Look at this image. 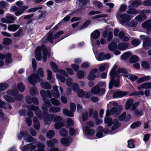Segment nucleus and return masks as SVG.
Returning <instances> with one entry per match:
<instances>
[{"label":"nucleus","instance_id":"obj_57","mask_svg":"<svg viewBox=\"0 0 151 151\" xmlns=\"http://www.w3.org/2000/svg\"><path fill=\"white\" fill-rule=\"evenodd\" d=\"M64 126V124L62 122L56 123L55 125V128L56 129H59Z\"/></svg>","mask_w":151,"mask_h":151},{"label":"nucleus","instance_id":"obj_9","mask_svg":"<svg viewBox=\"0 0 151 151\" xmlns=\"http://www.w3.org/2000/svg\"><path fill=\"white\" fill-rule=\"evenodd\" d=\"M133 103V100L132 99H130L127 100L125 105V109L126 110H128L131 107L132 110H133L136 109L137 107L139 105L138 102H136Z\"/></svg>","mask_w":151,"mask_h":151},{"label":"nucleus","instance_id":"obj_1","mask_svg":"<svg viewBox=\"0 0 151 151\" xmlns=\"http://www.w3.org/2000/svg\"><path fill=\"white\" fill-rule=\"evenodd\" d=\"M111 81L109 83V87L111 88L113 85L118 87L119 84L120 78L122 76L127 77L132 81H134L137 79L138 77L135 75L128 73L127 70L124 68H118L117 65H115L109 73Z\"/></svg>","mask_w":151,"mask_h":151},{"label":"nucleus","instance_id":"obj_40","mask_svg":"<svg viewBox=\"0 0 151 151\" xmlns=\"http://www.w3.org/2000/svg\"><path fill=\"white\" fill-rule=\"evenodd\" d=\"M63 114L70 117H73L74 116L73 113L70 111L66 109H64L63 111Z\"/></svg>","mask_w":151,"mask_h":151},{"label":"nucleus","instance_id":"obj_6","mask_svg":"<svg viewBox=\"0 0 151 151\" xmlns=\"http://www.w3.org/2000/svg\"><path fill=\"white\" fill-rule=\"evenodd\" d=\"M23 137H24V140L27 142H30L33 141L34 143L36 142V140L33 139L32 137L27 134L26 132H20L18 135V138L19 139H21Z\"/></svg>","mask_w":151,"mask_h":151},{"label":"nucleus","instance_id":"obj_15","mask_svg":"<svg viewBox=\"0 0 151 151\" xmlns=\"http://www.w3.org/2000/svg\"><path fill=\"white\" fill-rule=\"evenodd\" d=\"M6 18L7 19L4 18H2L1 19V22L5 23H11L13 22L15 20L13 16L10 14L7 15Z\"/></svg>","mask_w":151,"mask_h":151},{"label":"nucleus","instance_id":"obj_53","mask_svg":"<svg viewBox=\"0 0 151 151\" xmlns=\"http://www.w3.org/2000/svg\"><path fill=\"white\" fill-rule=\"evenodd\" d=\"M8 84L7 83H0V91L6 89L8 87Z\"/></svg>","mask_w":151,"mask_h":151},{"label":"nucleus","instance_id":"obj_2","mask_svg":"<svg viewBox=\"0 0 151 151\" xmlns=\"http://www.w3.org/2000/svg\"><path fill=\"white\" fill-rule=\"evenodd\" d=\"M58 88L60 92L62 93L63 91L62 88L60 87H58L57 86H54L53 87V90L51 91V92L48 90L47 91L46 93L43 90H41L40 94L43 97V100L45 103V104H43L42 106V108L44 111H47L48 107L51 105L49 100L46 97L47 96L50 98L52 97V95L56 98H58L60 97Z\"/></svg>","mask_w":151,"mask_h":151},{"label":"nucleus","instance_id":"obj_43","mask_svg":"<svg viewBox=\"0 0 151 151\" xmlns=\"http://www.w3.org/2000/svg\"><path fill=\"white\" fill-rule=\"evenodd\" d=\"M113 125L112 127V130H114L118 128L120 126V124L119 123V122L117 120L115 119L114 120L113 122Z\"/></svg>","mask_w":151,"mask_h":151},{"label":"nucleus","instance_id":"obj_63","mask_svg":"<svg viewBox=\"0 0 151 151\" xmlns=\"http://www.w3.org/2000/svg\"><path fill=\"white\" fill-rule=\"evenodd\" d=\"M12 42L11 40L8 38H6L4 39L3 44L5 45H9Z\"/></svg>","mask_w":151,"mask_h":151},{"label":"nucleus","instance_id":"obj_7","mask_svg":"<svg viewBox=\"0 0 151 151\" xmlns=\"http://www.w3.org/2000/svg\"><path fill=\"white\" fill-rule=\"evenodd\" d=\"M19 92L16 88H14L12 90L9 91H7L8 94L12 96L14 98V100L19 101L23 99V96L22 94L18 95Z\"/></svg>","mask_w":151,"mask_h":151},{"label":"nucleus","instance_id":"obj_4","mask_svg":"<svg viewBox=\"0 0 151 151\" xmlns=\"http://www.w3.org/2000/svg\"><path fill=\"white\" fill-rule=\"evenodd\" d=\"M43 52L42 60L44 62L46 61L47 56H49V54L48 53L47 50L45 47L43 46H38L35 50V56L36 59L39 61L41 60V52Z\"/></svg>","mask_w":151,"mask_h":151},{"label":"nucleus","instance_id":"obj_61","mask_svg":"<svg viewBox=\"0 0 151 151\" xmlns=\"http://www.w3.org/2000/svg\"><path fill=\"white\" fill-rule=\"evenodd\" d=\"M84 73L81 70L78 71L77 73V76L79 79L82 78L84 76Z\"/></svg>","mask_w":151,"mask_h":151},{"label":"nucleus","instance_id":"obj_41","mask_svg":"<svg viewBox=\"0 0 151 151\" xmlns=\"http://www.w3.org/2000/svg\"><path fill=\"white\" fill-rule=\"evenodd\" d=\"M8 95H6L4 96V99L8 102L9 103H12L14 102V98H12L10 96H12L11 95H9L8 94Z\"/></svg>","mask_w":151,"mask_h":151},{"label":"nucleus","instance_id":"obj_12","mask_svg":"<svg viewBox=\"0 0 151 151\" xmlns=\"http://www.w3.org/2000/svg\"><path fill=\"white\" fill-rule=\"evenodd\" d=\"M143 14L137 16L134 18L136 21H142L146 19L145 14H151V10H146L142 11Z\"/></svg>","mask_w":151,"mask_h":151},{"label":"nucleus","instance_id":"obj_33","mask_svg":"<svg viewBox=\"0 0 151 151\" xmlns=\"http://www.w3.org/2000/svg\"><path fill=\"white\" fill-rule=\"evenodd\" d=\"M19 27V25L17 24L10 25L8 27V29L9 31L14 32L17 30Z\"/></svg>","mask_w":151,"mask_h":151},{"label":"nucleus","instance_id":"obj_11","mask_svg":"<svg viewBox=\"0 0 151 151\" xmlns=\"http://www.w3.org/2000/svg\"><path fill=\"white\" fill-rule=\"evenodd\" d=\"M58 72L56 74L57 78L59 79L62 82H65V78L61 75H60V74L67 77L68 76V73L65 71L61 69L59 70Z\"/></svg>","mask_w":151,"mask_h":151},{"label":"nucleus","instance_id":"obj_22","mask_svg":"<svg viewBox=\"0 0 151 151\" xmlns=\"http://www.w3.org/2000/svg\"><path fill=\"white\" fill-rule=\"evenodd\" d=\"M129 5L128 7H137L139 5L141 4V2L139 0H133L132 1H130L129 2Z\"/></svg>","mask_w":151,"mask_h":151},{"label":"nucleus","instance_id":"obj_28","mask_svg":"<svg viewBox=\"0 0 151 151\" xmlns=\"http://www.w3.org/2000/svg\"><path fill=\"white\" fill-rule=\"evenodd\" d=\"M28 6H23L22 7L21 9H19L18 11L15 12L14 14L17 16H19L21 14H22L24 11L28 8Z\"/></svg>","mask_w":151,"mask_h":151},{"label":"nucleus","instance_id":"obj_3","mask_svg":"<svg viewBox=\"0 0 151 151\" xmlns=\"http://www.w3.org/2000/svg\"><path fill=\"white\" fill-rule=\"evenodd\" d=\"M27 108L29 111L28 112V116L30 117H32L33 116V113L32 111L33 110L35 111L36 115L40 119L42 118H43L46 124H50L52 120V117L50 118V115L47 112L43 113L42 116H41V112L39 110L38 106H34L32 105H29L27 106Z\"/></svg>","mask_w":151,"mask_h":151},{"label":"nucleus","instance_id":"obj_23","mask_svg":"<svg viewBox=\"0 0 151 151\" xmlns=\"http://www.w3.org/2000/svg\"><path fill=\"white\" fill-rule=\"evenodd\" d=\"M36 146L33 144L31 143L24 146L22 149V151H29L31 150H33L35 149Z\"/></svg>","mask_w":151,"mask_h":151},{"label":"nucleus","instance_id":"obj_10","mask_svg":"<svg viewBox=\"0 0 151 151\" xmlns=\"http://www.w3.org/2000/svg\"><path fill=\"white\" fill-rule=\"evenodd\" d=\"M72 80L70 78H68L66 81V85L70 87H72L73 89L75 92H77L79 87L78 84L76 83H73Z\"/></svg>","mask_w":151,"mask_h":151},{"label":"nucleus","instance_id":"obj_18","mask_svg":"<svg viewBox=\"0 0 151 151\" xmlns=\"http://www.w3.org/2000/svg\"><path fill=\"white\" fill-rule=\"evenodd\" d=\"M98 71L97 69L94 68L92 70L89 72L88 76V79L90 81L94 80L96 78V76L95 73Z\"/></svg>","mask_w":151,"mask_h":151},{"label":"nucleus","instance_id":"obj_36","mask_svg":"<svg viewBox=\"0 0 151 151\" xmlns=\"http://www.w3.org/2000/svg\"><path fill=\"white\" fill-rule=\"evenodd\" d=\"M61 109L59 107L51 106L49 110V112L56 113L60 111Z\"/></svg>","mask_w":151,"mask_h":151},{"label":"nucleus","instance_id":"obj_19","mask_svg":"<svg viewBox=\"0 0 151 151\" xmlns=\"http://www.w3.org/2000/svg\"><path fill=\"white\" fill-rule=\"evenodd\" d=\"M130 44L128 43H120L117 45L118 48L121 50H124L127 49L129 46Z\"/></svg>","mask_w":151,"mask_h":151},{"label":"nucleus","instance_id":"obj_48","mask_svg":"<svg viewBox=\"0 0 151 151\" xmlns=\"http://www.w3.org/2000/svg\"><path fill=\"white\" fill-rule=\"evenodd\" d=\"M135 20L136 21L132 20L130 22H128L127 23V24L129 27H135L137 25V24H138L137 22H139V21H136L135 19Z\"/></svg>","mask_w":151,"mask_h":151},{"label":"nucleus","instance_id":"obj_52","mask_svg":"<svg viewBox=\"0 0 151 151\" xmlns=\"http://www.w3.org/2000/svg\"><path fill=\"white\" fill-rule=\"evenodd\" d=\"M55 134V132L52 130H50L47 133L46 136L47 138H50L54 137Z\"/></svg>","mask_w":151,"mask_h":151},{"label":"nucleus","instance_id":"obj_21","mask_svg":"<svg viewBox=\"0 0 151 151\" xmlns=\"http://www.w3.org/2000/svg\"><path fill=\"white\" fill-rule=\"evenodd\" d=\"M72 142V139L69 138H62L60 140V142L63 145L65 146H69Z\"/></svg>","mask_w":151,"mask_h":151},{"label":"nucleus","instance_id":"obj_55","mask_svg":"<svg viewBox=\"0 0 151 151\" xmlns=\"http://www.w3.org/2000/svg\"><path fill=\"white\" fill-rule=\"evenodd\" d=\"M138 60V58L136 55L132 56L129 60V62L131 63L137 62Z\"/></svg>","mask_w":151,"mask_h":151},{"label":"nucleus","instance_id":"obj_31","mask_svg":"<svg viewBox=\"0 0 151 151\" xmlns=\"http://www.w3.org/2000/svg\"><path fill=\"white\" fill-rule=\"evenodd\" d=\"M99 70L101 71H103L109 67V65L107 63H102L98 65Z\"/></svg>","mask_w":151,"mask_h":151},{"label":"nucleus","instance_id":"obj_49","mask_svg":"<svg viewBox=\"0 0 151 151\" xmlns=\"http://www.w3.org/2000/svg\"><path fill=\"white\" fill-rule=\"evenodd\" d=\"M17 87L19 90L21 92L23 91L25 89L24 85L21 83L18 84Z\"/></svg>","mask_w":151,"mask_h":151},{"label":"nucleus","instance_id":"obj_30","mask_svg":"<svg viewBox=\"0 0 151 151\" xmlns=\"http://www.w3.org/2000/svg\"><path fill=\"white\" fill-rule=\"evenodd\" d=\"M117 47L116 43L114 42H111L108 45V49L111 51H114L116 49Z\"/></svg>","mask_w":151,"mask_h":151},{"label":"nucleus","instance_id":"obj_45","mask_svg":"<svg viewBox=\"0 0 151 151\" xmlns=\"http://www.w3.org/2000/svg\"><path fill=\"white\" fill-rule=\"evenodd\" d=\"M99 91L100 89L99 86H96L92 88L91 92L93 94H96L99 93Z\"/></svg>","mask_w":151,"mask_h":151},{"label":"nucleus","instance_id":"obj_58","mask_svg":"<svg viewBox=\"0 0 151 151\" xmlns=\"http://www.w3.org/2000/svg\"><path fill=\"white\" fill-rule=\"evenodd\" d=\"M30 94L32 95H34L38 93V91L35 87H34L30 89Z\"/></svg>","mask_w":151,"mask_h":151},{"label":"nucleus","instance_id":"obj_27","mask_svg":"<svg viewBox=\"0 0 151 151\" xmlns=\"http://www.w3.org/2000/svg\"><path fill=\"white\" fill-rule=\"evenodd\" d=\"M58 143V141L55 139H53L52 141L48 140L46 142V144L48 146L50 147H53L55 146V144H57Z\"/></svg>","mask_w":151,"mask_h":151},{"label":"nucleus","instance_id":"obj_5","mask_svg":"<svg viewBox=\"0 0 151 151\" xmlns=\"http://www.w3.org/2000/svg\"><path fill=\"white\" fill-rule=\"evenodd\" d=\"M38 74H32L29 76L28 78V81L32 85H34L37 82L40 81V78L38 76V74L41 77H43L44 73L42 68H39L38 70Z\"/></svg>","mask_w":151,"mask_h":151},{"label":"nucleus","instance_id":"obj_16","mask_svg":"<svg viewBox=\"0 0 151 151\" xmlns=\"http://www.w3.org/2000/svg\"><path fill=\"white\" fill-rule=\"evenodd\" d=\"M76 92L77 93L78 96L80 97H85L88 98L90 96V93L85 92L82 90L79 89V88Z\"/></svg>","mask_w":151,"mask_h":151},{"label":"nucleus","instance_id":"obj_24","mask_svg":"<svg viewBox=\"0 0 151 151\" xmlns=\"http://www.w3.org/2000/svg\"><path fill=\"white\" fill-rule=\"evenodd\" d=\"M103 36L104 38L107 37V41L109 42L112 38L113 33L111 32H109L108 34V32L107 31H105L103 33Z\"/></svg>","mask_w":151,"mask_h":151},{"label":"nucleus","instance_id":"obj_35","mask_svg":"<svg viewBox=\"0 0 151 151\" xmlns=\"http://www.w3.org/2000/svg\"><path fill=\"white\" fill-rule=\"evenodd\" d=\"M98 132L96 134V136L98 138H100L103 137V128L100 127L97 129Z\"/></svg>","mask_w":151,"mask_h":151},{"label":"nucleus","instance_id":"obj_51","mask_svg":"<svg viewBox=\"0 0 151 151\" xmlns=\"http://www.w3.org/2000/svg\"><path fill=\"white\" fill-rule=\"evenodd\" d=\"M151 40L150 41L143 42V47L145 49H149L151 46Z\"/></svg>","mask_w":151,"mask_h":151},{"label":"nucleus","instance_id":"obj_60","mask_svg":"<svg viewBox=\"0 0 151 151\" xmlns=\"http://www.w3.org/2000/svg\"><path fill=\"white\" fill-rule=\"evenodd\" d=\"M139 37L141 39L144 41V42L150 41V38L149 37L145 35H141Z\"/></svg>","mask_w":151,"mask_h":151},{"label":"nucleus","instance_id":"obj_62","mask_svg":"<svg viewBox=\"0 0 151 151\" xmlns=\"http://www.w3.org/2000/svg\"><path fill=\"white\" fill-rule=\"evenodd\" d=\"M127 147L129 148H134V143L132 140H129L128 141Z\"/></svg>","mask_w":151,"mask_h":151},{"label":"nucleus","instance_id":"obj_13","mask_svg":"<svg viewBox=\"0 0 151 151\" xmlns=\"http://www.w3.org/2000/svg\"><path fill=\"white\" fill-rule=\"evenodd\" d=\"M93 123L91 122H88L87 125L85 127V132L86 134L89 136H92L94 134V131L91 130L90 127L93 126Z\"/></svg>","mask_w":151,"mask_h":151},{"label":"nucleus","instance_id":"obj_50","mask_svg":"<svg viewBox=\"0 0 151 151\" xmlns=\"http://www.w3.org/2000/svg\"><path fill=\"white\" fill-rule=\"evenodd\" d=\"M59 133L61 136L64 137L67 135L68 134V132L65 129L62 128L60 130Z\"/></svg>","mask_w":151,"mask_h":151},{"label":"nucleus","instance_id":"obj_26","mask_svg":"<svg viewBox=\"0 0 151 151\" xmlns=\"http://www.w3.org/2000/svg\"><path fill=\"white\" fill-rule=\"evenodd\" d=\"M151 79V78L150 76H147L139 78L136 81L137 83L139 84L143 82L149 81Z\"/></svg>","mask_w":151,"mask_h":151},{"label":"nucleus","instance_id":"obj_8","mask_svg":"<svg viewBox=\"0 0 151 151\" xmlns=\"http://www.w3.org/2000/svg\"><path fill=\"white\" fill-rule=\"evenodd\" d=\"M120 17L121 19L119 21L120 23L124 25L130 20L133 18V17L131 15H129L127 13L121 14Z\"/></svg>","mask_w":151,"mask_h":151},{"label":"nucleus","instance_id":"obj_46","mask_svg":"<svg viewBox=\"0 0 151 151\" xmlns=\"http://www.w3.org/2000/svg\"><path fill=\"white\" fill-rule=\"evenodd\" d=\"M119 108L120 109V110H118L117 109L115 108H113L111 110V113L112 114H118V113L120 112L121 110L122 109V106H120Z\"/></svg>","mask_w":151,"mask_h":151},{"label":"nucleus","instance_id":"obj_47","mask_svg":"<svg viewBox=\"0 0 151 151\" xmlns=\"http://www.w3.org/2000/svg\"><path fill=\"white\" fill-rule=\"evenodd\" d=\"M96 59L98 61H101L105 60L104 54L103 52L100 53L98 57L97 58L96 56V54L94 53Z\"/></svg>","mask_w":151,"mask_h":151},{"label":"nucleus","instance_id":"obj_17","mask_svg":"<svg viewBox=\"0 0 151 151\" xmlns=\"http://www.w3.org/2000/svg\"><path fill=\"white\" fill-rule=\"evenodd\" d=\"M142 28L148 31H151V20H147L142 24Z\"/></svg>","mask_w":151,"mask_h":151},{"label":"nucleus","instance_id":"obj_44","mask_svg":"<svg viewBox=\"0 0 151 151\" xmlns=\"http://www.w3.org/2000/svg\"><path fill=\"white\" fill-rule=\"evenodd\" d=\"M70 17L68 15L67 16L64 18L63 20H61V21L56 26H55L53 28V29H57L59 26L61 25L62 23L63 22V21L66 22L67 21L70 19Z\"/></svg>","mask_w":151,"mask_h":151},{"label":"nucleus","instance_id":"obj_59","mask_svg":"<svg viewBox=\"0 0 151 151\" xmlns=\"http://www.w3.org/2000/svg\"><path fill=\"white\" fill-rule=\"evenodd\" d=\"M144 94V92L142 91H136L133 92L132 94H130V96L132 95H141L143 96Z\"/></svg>","mask_w":151,"mask_h":151},{"label":"nucleus","instance_id":"obj_25","mask_svg":"<svg viewBox=\"0 0 151 151\" xmlns=\"http://www.w3.org/2000/svg\"><path fill=\"white\" fill-rule=\"evenodd\" d=\"M128 93L127 92L117 91L113 94V97L114 98L122 97L126 95Z\"/></svg>","mask_w":151,"mask_h":151},{"label":"nucleus","instance_id":"obj_54","mask_svg":"<svg viewBox=\"0 0 151 151\" xmlns=\"http://www.w3.org/2000/svg\"><path fill=\"white\" fill-rule=\"evenodd\" d=\"M51 103L54 105L58 106L60 105V102L57 99L52 98L50 99Z\"/></svg>","mask_w":151,"mask_h":151},{"label":"nucleus","instance_id":"obj_32","mask_svg":"<svg viewBox=\"0 0 151 151\" xmlns=\"http://www.w3.org/2000/svg\"><path fill=\"white\" fill-rule=\"evenodd\" d=\"M140 12L138 10H137L134 8H131V7L129 8V9L127 12L129 14L131 15L135 14Z\"/></svg>","mask_w":151,"mask_h":151},{"label":"nucleus","instance_id":"obj_37","mask_svg":"<svg viewBox=\"0 0 151 151\" xmlns=\"http://www.w3.org/2000/svg\"><path fill=\"white\" fill-rule=\"evenodd\" d=\"M41 87L45 89H50L51 88V86L47 82L43 81L41 83Z\"/></svg>","mask_w":151,"mask_h":151},{"label":"nucleus","instance_id":"obj_14","mask_svg":"<svg viewBox=\"0 0 151 151\" xmlns=\"http://www.w3.org/2000/svg\"><path fill=\"white\" fill-rule=\"evenodd\" d=\"M63 31H60L56 33L54 36V37H52V34H48L47 36V40L49 41L50 42H53V40L54 39H56L60 35L63 34Z\"/></svg>","mask_w":151,"mask_h":151},{"label":"nucleus","instance_id":"obj_64","mask_svg":"<svg viewBox=\"0 0 151 151\" xmlns=\"http://www.w3.org/2000/svg\"><path fill=\"white\" fill-rule=\"evenodd\" d=\"M141 65L142 67L146 69H148L150 67L149 64L146 61L142 62Z\"/></svg>","mask_w":151,"mask_h":151},{"label":"nucleus","instance_id":"obj_34","mask_svg":"<svg viewBox=\"0 0 151 151\" xmlns=\"http://www.w3.org/2000/svg\"><path fill=\"white\" fill-rule=\"evenodd\" d=\"M6 59L5 60V65H7L8 64L11 63L12 60L11 58V55L9 53L6 55Z\"/></svg>","mask_w":151,"mask_h":151},{"label":"nucleus","instance_id":"obj_39","mask_svg":"<svg viewBox=\"0 0 151 151\" xmlns=\"http://www.w3.org/2000/svg\"><path fill=\"white\" fill-rule=\"evenodd\" d=\"M34 127L36 129H38L40 128V124L38 122V119L36 117H34L33 119Z\"/></svg>","mask_w":151,"mask_h":151},{"label":"nucleus","instance_id":"obj_38","mask_svg":"<svg viewBox=\"0 0 151 151\" xmlns=\"http://www.w3.org/2000/svg\"><path fill=\"white\" fill-rule=\"evenodd\" d=\"M100 32L98 30H95L91 35V36L95 39H96L99 37Z\"/></svg>","mask_w":151,"mask_h":151},{"label":"nucleus","instance_id":"obj_20","mask_svg":"<svg viewBox=\"0 0 151 151\" xmlns=\"http://www.w3.org/2000/svg\"><path fill=\"white\" fill-rule=\"evenodd\" d=\"M142 89H151V82L143 83L137 87L138 90Z\"/></svg>","mask_w":151,"mask_h":151},{"label":"nucleus","instance_id":"obj_42","mask_svg":"<svg viewBox=\"0 0 151 151\" xmlns=\"http://www.w3.org/2000/svg\"><path fill=\"white\" fill-rule=\"evenodd\" d=\"M131 55V52H126L121 56V58L123 60H126Z\"/></svg>","mask_w":151,"mask_h":151},{"label":"nucleus","instance_id":"obj_29","mask_svg":"<svg viewBox=\"0 0 151 151\" xmlns=\"http://www.w3.org/2000/svg\"><path fill=\"white\" fill-rule=\"evenodd\" d=\"M119 37L122 41L124 42L128 41L129 39V37L126 36L124 32L122 31L119 32Z\"/></svg>","mask_w":151,"mask_h":151},{"label":"nucleus","instance_id":"obj_56","mask_svg":"<svg viewBox=\"0 0 151 151\" xmlns=\"http://www.w3.org/2000/svg\"><path fill=\"white\" fill-rule=\"evenodd\" d=\"M132 44L134 46H137L140 43V41L139 39H135L132 41Z\"/></svg>","mask_w":151,"mask_h":151}]
</instances>
